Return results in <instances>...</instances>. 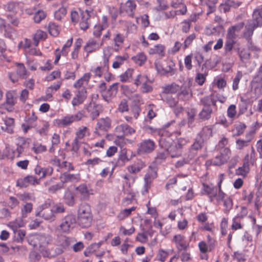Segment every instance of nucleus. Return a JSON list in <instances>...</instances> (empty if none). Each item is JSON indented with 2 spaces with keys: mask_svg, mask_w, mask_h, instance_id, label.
<instances>
[{
  "mask_svg": "<svg viewBox=\"0 0 262 262\" xmlns=\"http://www.w3.org/2000/svg\"><path fill=\"white\" fill-rule=\"evenodd\" d=\"M219 153L211 159L208 160L205 162L207 167L211 165L221 166L226 164L230 159L231 150L230 148H226L217 150Z\"/></svg>",
  "mask_w": 262,
  "mask_h": 262,
  "instance_id": "1",
  "label": "nucleus"
},
{
  "mask_svg": "<svg viewBox=\"0 0 262 262\" xmlns=\"http://www.w3.org/2000/svg\"><path fill=\"white\" fill-rule=\"evenodd\" d=\"M207 241H201L198 244L199 251L203 255H201L202 259L207 260V253L213 252L217 245L216 239L208 234L206 236Z\"/></svg>",
  "mask_w": 262,
  "mask_h": 262,
  "instance_id": "2",
  "label": "nucleus"
},
{
  "mask_svg": "<svg viewBox=\"0 0 262 262\" xmlns=\"http://www.w3.org/2000/svg\"><path fill=\"white\" fill-rule=\"evenodd\" d=\"M110 49L108 48H105L103 49V55L102 56V62H100V65L96 67L92 68L91 72L95 77L101 78L105 73L109 71V59L111 54H109Z\"/></svg>",
  "mask_w": 262,
  "mask_h": 262,
  "instance_id": "3",
  "label": "nucleus"
},
{
  "mask_svg": "<svg viewBox=\"0 0 262 262\" xmlns=\"http://www.w3.org/2000/svg\"><path fill=\"white\" fill-rule=\"evenodd\" d=\"M216 101L212 96H208L203 98L201 100V103L203 107L199 114V119L202 121L209 120L212 113V109L211 106H215Z\"/></svg>",
  "mask_w": 262,
  "mask_h": 262,
  "instance_id": "4",
  "label": "nucleus"
},
{
  "mask_svg": "<svg viewBox=\"0 0 262 262\" xmlns=\"http://www.w3.org/2000/svg\"><path fill=\"white\" fill-rule=\"evenodd\" d=\"M76 224V216L73 214H69L61 219L56 230L62 233H70L75 228Z\"/></svg>",
  "mask_w": 262,
  "mask_h": 262,
  "instance_id": "5",
  "label": "nucleus"
},
{
  "mask_svg": "<svg viewBox=\"0 0 262 262\" xmlns=\"http://www.w3.org/2000/svg\"><path fill=\"white\" fill-rule=\"evenodd\" d=\"M84 116L83 111H78L75 115H68L61 119H56L54 123L59 127H64L71 125L74 122L81 120Z\"/></svg>",
  "mask_w": 262,
  "mask_h": 262,
  "instance_id": "6",
  "label": "nucleus"
},
{
  "mask_svg": "<svg viewBox=\"0 0 262 262\" xmlns=\"http://www.w3.org/2000/svg\"><path fill=\"white\" fill-rule=\"evenodd\" d=\"M176 135H180L181 132L177 131L170 133L167 130H165L163 132L159 140V145L161 147L167 150L169 154L170 148L173 146L174 142L172 137H176Z\"/></svg>",
  "mask_w": 262,
  "mask_h": 262,
  "instance_id": "7",
  "label": "nucleus"
},
{
  "mask_svg": "<svg viewBox=\"0 0 262 262\" xmlns=\"http://www.w3.org/2000/svg\"><path fill=\"white\" fill-rule=\"evenodd\" d=\"M53 201L50 199L46 200L43 204L39 206L37 215L42 217L46 220L53 221L55 219V215L53 214L51 206Z\"/></svg>",
  "mask_w": 262,
  "mask_h": 262,
  "instance_id": "8",
  "label": "nucleus"
},
{
  "mask_svg": "<svg viewBox=\"0 0 262 262\" xmlns=\"http://www.w3.org/2000/svg\"><path fill=\"white\" fill-rule=\"evenodd\" d=\"M190 142L187 138H179L176 139L173 145L170 150V155L171 158H179L182 155L183 150Z\"/></svg>",
  "mask_w": 262,
  "mask_h": 262,
  "instance_id": "9",
  "label": "nucleus"
},
{
  "mask_svg": "<svg viewBox=\"0 0 262 262\" xmlns=\"http://www.w3.org/2000/svg\"><path fill=\"white\" fill-rule=\"evenodd\" d=\"M72 244V238L65 235L58 236L55 241V255H60L68 250Z\"/></svg>",
  "mask_w": 262,
  "mask_h": 262,
  "instance_id": "10",
  "label": "nucleus"
},
{
  "mask_svg": "<svg viewBox=\"0 0 262 262\" xmlns=\"http://www.w3.org/2000/svg\"><path fill=\"white\" fill-rule=\"evenodd\" d=\"M111 127L112 120L110 117L101 118L97 122L94 133L98 136H101L108 132Z\"/></svg>",
  "mask_w": 262,
  "mask_h": 262,
  "instance_id": "11",
  "label": "nucleus"
},
{
  "mask_svg": "<svg viewBox=\"0 0 262 262\" xmlns=\"http://www.w3.org/2000/svg\"><path fill=\"white\" fill-rule=\"evenodd\" d=\"M171 6L175 9L180 8L177 10H170L169 11L164 12L163 14L166 19L173 18L177 15H184L187 12V9L186 5L183 3H171Z\"/></svg>",
  "mask_w": 262,
  "mask_h": 262,
  "instance_id": "12",
  "label": "nucleus"
},
{
  "mask_svg": "<svg viewBox=\"0 0 262 262\" xmlns=\"http://www.w3.org/2000/svg\"><path fill=\"white\" fill-rule=\"evenodd\" d=\"M171 243L174 245L179 251H186L189 248V243L186 237L182 234H177L173 236Z\"/></svg>",
  "mask_w": 262,
  "mask_h": 262,
  "instance_id": "13",
  "label": "nucleus"
},
{
  "mask_svg": "<svg viewBox=\"0 0 262 262\" xmlns=\"http://www.w3.org/2000/svg\"><path fill=\"white\" fill-rule=\"evenodd\" d=\"M114 135L123 137H130L136 133V129L125 123L118 124L114 128Z\"/></svg>",
  "mask_w": 262,
  "mask_h": 262,
  "instance_id": "14",
  "label": "nucleus"
},
{
  "mask_svg": "<svg viewBox=\"0 0 262 262\" xmlns=\"http://www.w3.org/2000/svg\"><path fill=\"white\" fill-rule=\"evenodd\" d=\"M49 238L43 234H36L31 236L28 238L29 243L33 247H45L49 242Z\"/></svg>",
  "mask_w": 262,
  "mask_h": 262,
  "instance_id": "15",
  "label": "nucleus"
},
{
  "mask_svg": "<svg viewBox=\"0 0 262 262\" xmlns=\"http://www.w3.org/2000/svg\"><path fill=\"white\" fill-rule=\"evenodd\" d=\"M201 193L202 195L208 196L211 202H213L215 199H217L218 194V188L214 186L212 184H208L205 183L202 184Z\"/></svg>",
  "mask_w": 262,
  "mask_h": 262,
  "instance_id": "16",
  "label": "nucleus"
},
{
  "mask_svg": "<svg viewBox=\"0 0 262 262\" xmlns=\"http://www.w3.org/2000/svg\"><path fill=\"white\" fill-rule=\"evenodd\" d=\"M156 69L158 73L165 75L170 74L171 75L174 74V64L173 63L162 62L159 61L155 62Z\"/></svg>",
  "mask_w": 262,
  "mask_h": 262,
  "instance_id": "17",
  "label": "nucleus"
},
{
  "mask_svg": "<svg viewBox=\"0 0 262 262\" xmlns=\"http://www.w3.org/2000/svg\"><path fill=\"white\" fill-rule=\"evenodd\" d=\"M40 183V179L33 176H27L23 178L18 179L16 185L21 188L27 187L29 185H36Z\"/></svg>",
  "mask_w": 262,
  "mask_h": 262,
  "instance_id": "18",
  "label": "nucleus"
},
{
  "mask_svg": "<svg viewBox=\"0 0 262 262\" xmlns=\"http://www.w3.org/2000/svg\"><path fill=\"white\" fill-rule=\"evenodd\" d=\"M128 150L126 148H123L120 150L116 162V165L117 166H124L127 162L135 156V154L132 152L131 156L129 157L128 156Z\"/></svg>",
  "mask_w": 262,
  "mask_h": 262,
  "instance_id": "19",
  "label": "nucleus"
},
{
  "mask_svg": "<svg viewBox=\"0 0 262 262\" xmlns=\"http://www.w3.org/2000/svg\"><path fill=\"white\" fill-rule=\"evenodd\" d=\"M6 100L4 104L5 108L8 112H12L14 110V106L16 103L17 99L16 93L14 91H10L6 94Z\"/></svg>",
  "mask_w": 262,
  "mask_h": 262,
  "instance_id": "20",
  "label": "nucleus"
},
{
  "mask_svg": "<svg viewBox=\"0 0 262 262\" xmlns=\"http://www.w3.org/2000/svg\"><path fill=\"white\" fill-rule=\"evenodd\" d=\"M155 142L150 139L145 140L142 141L138 146V152L139 153H150L155 148Z\"/></svg>",
  "mask_w": 262,
  "mask_h": 262,
  "instance_id": "21",
  "label": "nucleus"
},
{
  "mask_svg": "<svg viewBox=\"0 0 262 262\" xmlns=\"http://www.w3.org/2000/svg\"><path fill=\"white\" fill-rule=\"evenodd\" d=\"M136 9V4L134 0H128L122 4L120 10L122 12L126 13L128 16L134 17Z\"/></svg>",
  "mask_w": 262,
  "mask_h": 262,
  "instance_id": "22",
  "label": "nucleus"
},
{
  "mask_svg": "<svg viewBox=\"0 0 262 262\" xmlns=\"http://www.w3.org/2000/svg\"><path fill=\"white\" fill-rule=\"evenodd\" d=\"M103 43H99L93 38L90 39L83 47V50L88 54L95 52L100 49Z\"/></svg>",
  "mask_w": 262,
  "mask_h": 262,
  "instance_id": "23",
  "label": "nucleus"
},
{
  "mask_svg": "<svg viewBox=\"0 0 262 262\" xmlns=\"http://www.w3.org/2000/svg\"><path fill=\"white\" fill-rule=\"evenodd\" d=\"M92 12L89 10L80 11V19H79V26L81 30H86L90 25L89 21Z\"/></svg>",
  "mask_w": 262,
  "mask_h": 262,
  "instance_id": "24",
  "label": "nucleus"
},
{
  "mask_svg": "<svg viewBox=\"0 0 262 262\" xmlns=\"http://www.w3.org/2000/svg\"><path fill=\"white\" fill-rule=\"evenodd\" d=\"M119 85V83L118 82L112 84L110 86L105 93L102 94V96L106 101L109 102L113 98L116 96L118 91Z\"/></svg>",
  "mask_w": 262,
  "mask_h": 262,
  "instance_id": "25",
  "label": "nucleus"
},
{
  "mask_svg": "<svg viewBox=\"0 0 262 262\" xmlns=\"http://www.w3.org/2000/svg\"><path fill=\"white\" fill-rule=\"evenodd\" d=\"M256 27L262 26V5L255 9L252 15V19L249 21Z\"/></svg>",
  "mask_w": 262,
  "mask_h": 262,
  "instance_id": "26",
  "label": "nucleus"
},
{
  "mask_svg": "<svg viewBox=\"0 0 262 262\" xmlns=\"http://www.w3.org/2000/svg\"><path fill=\"white\" fill-rule=\"evenodd\" d=\"M29 143L27 142V140L22 137L17 139L16 141V147L14 149V153L16 158H19L21 155L24 152L25 149L27 148L28 146Z\"/></svg>",
  "mask_w": 262,
  "mask_h": 262,
  "instance_id": "27",
  "label": "nucleus"
},
{
  "mask_svg": "<svg viewBox=\"0 0 262 262\" xmlns=\"http://www.w3.org/2000/svg\"><path fill=\"white\" fill-rule=\"evenodd\" d=\"M146 166L145 163L140 159H138L134 163L128 165L126 169L130 174H136L141 171Z\"/></svg>",
  "mask_w": 262,
  "mask_h": 262,
  "instance_id": "28",
  "label": "nucleus"
},
{
  "mask_svg": "<svg viewBox=\"0 0 262 262\" xmlns=\"http://www.w3.org/2000/svg\"><path fill=\"white\" fill-rule=\"evenodd\" d=\"M86 98V90L85 88L77 91L75 97L73 98L72 104L73 106H77L82 104Z\"/></svg>",
  "mask_w": 262,
  "mask_h": 262,
  "instance_id": "29",
  "label": "nucleus"
},
{
  "mask_svg": "<svg viewBox=\"0 0 262 262\" xmlns=\"http://www.w3.org/2000/svg\"><path fill=\"white\" fill-rule=\"evenodd\" d=\"M224 196L221 198L219 197V194L217 196L216 201L217 202L221 201L223 202V206L224 207V212L228 213L233 207V201L232 198L227 195L224 192Z\"/></svg>",
  "mask_w": 262,
  "mask_h": 262,
  "instance_id": "30",
  "label": "nucleus"
},
{
  "mask_svg": "<svg viewBox=\"0 0 262 262\" xmlns=\"http://www.w3.org/2000/svg\"><path fill=\"white\" fill-rule=\"evenodd\" d=\"M35 173L39 177V179H42L48 176H51L53 172V168L51 167H42L37 165L34 169Z\"/></svg>",
  "mask_w": 262,
  "mask_h": 262,
  "instance_id": "31",
  "label": "nucleus"
},
{
  "mask_svg": "<svg viewBox=\"0 0 262 262\" xmlns=\"http://www.w3.org/2000/svg\"><path fill=\"white\" fill-rule=\"evenodd\" d=\"M4 126H2L1 128L8 134H12L14 132L15 121L13 118L6 117L3 119Z\"/></svg>",
  "mask_w": 262,
  "mask_h": 262,
  "instance_id": "32",
  "label": "nucleus"
},
{
  "mask_svg": "<svg viewBox=\"0 0 262 262\" xmlns=\"http://www.w3.org/2000/svg\"><path fill=\"white\" fill-rule=\"evenodd\" d=\"M60 178L63 183L78 182L81 177L80 173L73 174L66 172L61 174Z\"/></svg>",
  "mask_w": 262,
  "mask_h": 262,
  "instance_id": "33",
  "label": "nucleus"
},
{
  "mask_svg": "<svg viewBox=\"0 0 262 262\" xmlns=\"http://www.w3.org/2000/svg\"><path fill=\"white\" fill-rule=\"evenodd\" d=\"M93 219V214L77 216L78 225L82 228L90 227L91 226Z\"/></svg>",
  "mask_w": 262,
  "mask_h": 262,
  "instance_id": "34",
  "label": "nucleus"
},
{
  "mask_svg": "<svg viewBox=\"0 0 262 262\" xmlns=\"http://www.w3.org/2000/svg\"><path fill=\"white\" fill-rule=\"evenodd\" d=\"M124 40L125 37L123 34L117 33L114 35L113 41L115 51H119L123 48Z\"/></svg>",
  "mask_w": 262,
  "mask_h": 262,
  "instance_id": "35",
  "label": "nucleus"
},
{
  "mask_svg": "<svg viewBox=\"0 0 262 262\" xmlns=\"http://www.w3.org/2000/svg\"><path fill=\"white\" fill-rule=\"evenodd\" d=\"M88 111L92 119L95 120L99 116L102 109L100 105L93 103L89 105Z\"/></svg>",
  "mask_w": 262,
  "mask_h": 262,
  "instance_id": "36",
  "label": "nucleus"
},
{
  "mask_svg": "<svg viewBox=\"0 0 262 262\" xmlns=\"http://www.w3.org/2000/svg\"><path fill=\"white\" fill-rule=\"evenodd\" d=\"M149 55L157 54L159 57H163L165 55V47L161 44H157L148 50Z\"/></svg>",
  "mask_w": 262,
  "mask_h": 262,
  "instance_id": "37",
  "label": "nucleus"
},
{
  "mask_svg": "<svg viewBox=\"0 0 262 262\" xmlns=\"http://www.w3.org/2000/svg\"><path fill=\"white\" fill-rule=\"evenodd\" d=\"M244 26V23L241 22L229 27L227 30V36L231 38H236L237 37L236 32H240Z\"/></svg>",
  "mask_w": 262,
  "mask_h": 262,
  "instance_id": "38",
  "label": "nucleus"
},
{
  "mask_svg": "<svg viewBox=\"0 0 262 262\" xmlns=\"http://www.w3.org/2000/svg\"><path fill=\"white\" fill-rule=\"evenodd\" d=\"M92 77L91 73H84L83 76L77 80L73 84V87L75 89H79L84 84H88Z\"/></svg>",
  "mask_w": 262,
  "mask_h": 262,
  "instance_id": "39",
  "label": "nucleus"
},
{
  "mask_svg": "<svg viewBox=\"0 0 262 262\" xmlns=\"http://www.w3.org/2000/svg\"><path fill=\"white\" fill-rule=\"evenodd\" d=\"M65 203L69 206H73L75 204V198L74 192L69 189H67L63 196Z\"/></svg>",
  "mask_w": 262,
  "mask_h": 262,
  "instance_id": "40",
  "label": "nucleus"
},
{
  "mask_svg": "<svg viewBox=\"0 0 262 262\" xmlns=\"http://www.w3.org/2000/svg\"><path fill=\"white\" fill-rule=\"evenodd\" d=\"M257 27L254 24L248 22V24L245 26L244 32V37L248 40V42L251 41V37L253 35V32Z\"/></svg>",
  "mask_w": 262,
  "mask_h": 262,
  "instance_id": "41",
  "label": "nucleus"
},
{
  "mask_svg": "<svg viewBox=\"0 0 262 262\" xmlns=\"http://www.w3.org/2000/svg\"><path fill=\"white\" fill-rule=\"evenodd\" d=\"M154 234V231L151 230L142 233H139L137 235L136 240L142 244L146 243L148 241V236L152 237Z\"/></svg>",
  "mask_w": 262,
  "mask_h": 262,
  "instance_id": "42",
  "label": "nucleus"
},
{
  "mask_svg": "<svg viewBox=\"0 0 262 262\" xmlns=\"http://www.w3.org/2000/svg\"><path fill=\"white\" fill-rule=\"evenodd\" d=\"M17 67L16 73L17 76L21 79H26L29 76V72H28L25 66L23 63H16Z\"/></svg>",
  "mask_w": 262,
  "mask_h": 262,
  "instance_id": "43",
  "label": "nucleus"
},
{
  "mask_svg": "<svg viewBox=\"0 0 262 262\" xmlns=\"http://www.w3.org/2000/svg\"><path fill=\"white\" fill-rule=\"evenodd\" d=\"M90 135V129L86 126H81L79 127L75 133V139H77V140H79L83 139L86 136H89Z\"/></svg>",
  "mask_w": 262,
  "mask_h": 262,
  "instance_id": "44",
  "label": "nucleus"
},
{
  "mask_svg": "<svg viewBox=\"0 0 262 262\" xmlns=\"http://www.w3.org/2000/svg\"><path fill=\"white\" fill-rule=\"evenodd\" d=\"M132 59L136 64L142 66L146 62L147 56L144 52H140L132 57Z\"/></svg>",
  "mask_w": 262,
  "mask_h": 262,
  "instance_id": "45",
  "label": "nucleus"
},
{
  "mask_svg": "<svg viewBox=\"0 0 262 262\" xmlns=\"http://www.w3.org/2000/svg\"><path fill=\"white\" fill-rule=\"evenodd\" d=\"M90 214H93L90 205L85 203L81 204L78 210V216Z\"/></svg>",
  "mask_w": 262,
  "mask_h": 262,
  "instance_id": "46",
  "label": "nucleus"
},
{
  "mask_svg": "<svg viewBox=\"0 0 262 262\" xmlns=\"http://www.w3.org/2000/svg\"><path fill=\"white\" fill-rule=\"evenodd\" d=\"M75 190L80 194L81 200H85L89 198L90 194L89 191L85 184H80L76 187Z\"/></svg>",
  "mask_w": 262,
  "mask_h": 262,
  "instance_id": "47",
  "label": "nucleus"
},
{
  "mask_svg": "<svg viewBox=\"0 0 262 262\" xmlns=\"http://www.w3.org/2000/svg\"><path fill=\"white\" fill-rule=\"evenodd\" d=\"M235 38H231L226 36V39L224 46V52L225 54H228L231 52L234 45L236 43Z\"/></svg>",
  "mask_w": 262,
  "mask_h": 262,
  "instance_id": "48",
  "label": "nucleus"
},
{
  "mask_svg": "<svg viewBox=\"0 0 262 262\" xmlns=\"http://www.w3.org/2000/svg\"><path fill=\"white\" fill-rule=\"evenodd\" d=\"M47 34L46 32L38 30L33 35V39L35 46H37L39 41L46 39Z\"/></svg>",
  "mask_w": 262,
  "mask_h": 262,
  "instance_id": "49",
  "label": "nucleus"
},
{
  "mask_svg": "<svg viewBox=\"0 0 262 262\" xmlns=\"http://www.w3.org/2000/svg\"><path fill=\"white\" fill-rule=\"evenodd\" d=\"M180 90V86L176 83L163 87V93L165 94H174Z\"/></svg>",
  "mask_w": 262,
  "mask_h": 262,
  "instance_id": "50",
  "label": "nucleus"
},
{
  "mask_svg": "<svg viewBox=\"0 0 262 262\" xmlns=\"http://www.w3.org/2000/svg\"><path fill=\"white\" fill-rule=\"evenodd\" d=\"M8 226L13 230L14 233H16L19 228L24 226V222L22 220L17 219L9 222Z\"/></svg>",
  "mask_w": 262,
  "mask_h": 262,
  "instance_id": "51",
  "label": "nucleus"
},
{
  "mask_svg": "<svg viewBox=\"0 0 262 262\" xmlns=\"http://www.w3.org/2000/svg\"><path fill=\"white\" fill-rule=\"evenodd\" d=\"M136 209V207L133 206L128 209H125L120 211L117 215V219L120 221H122L128 217L132 212Z\"/></svg>",
  "mask_w": 262,
  "mask_h": 262,
  "instance_id": "52",
  "label": "nucleus"
},
{
  "mask_svg": "<svg viewBox=\"0 0 262 262\" xmlns=\"http://www.w3.org/2000/svg\"><path fill=\"white\" fill-rule=\"evenodd\" d=\"M51 208L54 215L55 214L63 213L66 211V207L61 203H54L53 202Z\"/></svg>",
  "mask_w": 262,
  "mask_h": 262,
  "instance_id": "53",
  "label": "nucleus"
},
{
  "mask_svg": "<svg viewBox=\"0 0 262 262\" xmlns=\"http://www.w3.org/2000/svg\"><path fill=\"white\" fill-rule=\"evenodd\" d=\"M250 171V166L244 164L242 166L239 167L235 170V174L237 176H242L244 178L247 177Z\"/></svg>",
  "mask_w": 262,
  "mask_h": 262,
  "instance_id": "54",
  "label": "nucleus"
},
{
  "mask_svg": "<svg viewBox=\"0 0 262 262\" xmlns=\"http://www.w3.org/2000/svg\"><path fill=\"white\" fill-rule=\"evenodd\" d=\"M134 70L133 69H128L124 73L120 75V80L123 82L129 81L132 78Z\"/></svg>",
  "mask_w": 262,
  "mask_h": 262,
  "instance_id": "55",
  "label": "nucleus"
},
{
  "mask_svg": "<svg viewBox=\"0 0 262 262\" xmlns=\"http://www.w3.org/2000/svg\"><path fill=\"white\" fill-rule=\"evenodd\" d=\"M237 54L242 61H244L250 59V54L248 50L246 49L243 48L240 49L239 48L236 49Z\"/></svg>",
  "mask_w": 262,
  "mask_h": 262,
  "instance_id": "56",
  "label": "nucleus"
},
{
  "mask_svg": "<svg viewBox=\"0 0 262 262\" xmlns=\"http://www.w3.org/2000/svg\"><path fill=\"white\" fill-rule=\"evenodd\" d=\"M127 57L126 55L117 56L115 57V60L112 64V67L115 69L119 68L123 64L124 62L127 60Z\"/></svg>",
  "mask_w": 262,
  "mask_h": 262,
  "instance_id": "57",
  "label": "nucleus"
},
{
  "mask_svg": "<svg viewBox=\"0 0 262 262\" xmlns=\"http://www.w3.org/2000/svg\"><path fill=\"white\" fill-rule=\"evenodd\" d=\"M50 124L48 122L42 121L41 126L38 128L37 132L41 136H47L49 132Z\"/></svg>",
  "mask_w": 262,
  "mask_h": 262,
  "instance_id": "58",
  "label": "nucleus"
},
{
  "mask_svg": "<svg viewBox=\"0 0 262 262\" xmlns=\"http://www.w3.org/2000/svg\"><path fill=\"white\" fill-rule=\"evenodd\" d=\"M38 117L36 115L34 112L32 111L31 114H29L28 116L25 119V123L33 127H35L36 125V121Z\"/></svg>",
  "mask_w": 262,
  "mask_h": 262,
  "instance_id": "59",
  "label": "nucleus"
},
{
  "mask_svg": "<svg viewBox=\"0 0 262 262\" xmlns=\"http://www.w3.org/2000/svg\"><path fill=\"white\" fill-rule=\"evenodd\" d=\"M48 31L52 36H57L59 33L60 28L55 23L50 22L48 25Z\"/></svg>",
  "mask_w": 262,
  "mask_h": 262,
  "instance_id": "60",
  "label": "nucleus"
},
{
  "mask_svg": "<svg viewBox=\"0 0 262 262\" xmlns=\"http://www.w3.org/2000/svg\"><path fill=\"white\" fill-rule=\"evenodd\" d=\"M61 75V72L60 70H55L46 77L45 80L48 82H51L55 79L60 78Z\"/></svg>",
  "mask_w": 262,
  "mask_h": 262,
  "instance_id": "61",
  "label": "nucleus"
},
{
  "mask_svg": "<svg viewBox=\"0 0 262 262\" xmlns=\"http://www.w3.org/2000/svg\"><path fill=\"white\" fill-rule=\"evenodd\" d=\"M231 227V229L234 231H236L237 230L241 229L243 228V226L241 224L240 216L237 215L232 219Z\"/></svg>",
  "mask_w": 262,
  "mask_h": 262,
  "instance_id": "62",
  "label": "nucleus"
},
{
  "mask_svg": "<svg viewBox=\"0 0 262 262\" xmlns=\"http://www.w3.org/2000/svg\"><path fill=\"white\" fill-rule=\"evenodd\" d=\"M4 155L5 157V159H8L11 160H13L15 158H16L14 149L12 148L9 146H6V147L3 149Z\"/></svg>",
  "mask_w": 262,
  "mask_h": 262,
  "instance_id": "63",
  "label": "nucleus"
},
{
  "mask_svg": "<svg viewBox=\"0 0 262 262\" xmlns=\"http://www.w3.org/2000/svg\"><path fill=\"white\" fill-rule=\"evenodd\" d=\"M19 3L18 2H11L6 5L7 10L14 13H16L19 9Z\"/></svg>",
  "mask_w": 262,
  "mask_h": 262,
  "instance_id": "64",
  "label": "nucleus"
}]
</instances>
